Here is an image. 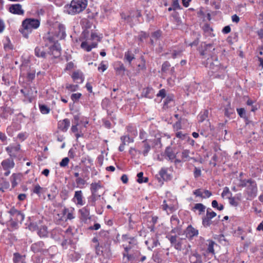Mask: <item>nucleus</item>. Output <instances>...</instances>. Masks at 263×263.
Returning a JSON list of instances; mask_svg holds the SVG:
<instances>
[{"label":"nucleus","instance_id":"f257e3e1","mask_svg":"<svg viewBox=\"0 0 263 263\" xmlns=\"http://www.w3.org/2000/svg\"><path fill=\"white\" fill-rule=\"evenodd\" d=\"M45 46L48 48V53L57 58L61 55V47L55 37L50 34H47L44 37Z\"/></svg>","mask_w":263,"mask_h":263},{"label":"nucleus","instance_id":"f03ea898","mask_svg":"<svg viewBox=\"0 0 263 263\" xmlns=\"http://www.w3.org/2000/svg\"><path fill=\"white\" fill-rule=\"evenodd\" d=\"M87 3V0H72L69 5L65 6V11L70 15L79 14L85 9Z\"/></svg>","mask_w":263,"mask_h":263},{"label":"nucleus","instance_id":"7ed1b4c3","mask_svg":"<svg viewBox=\"0 0 263 263\" xmlns=\"http://www.w3.org/2000/svg\"><path fill=\"white\" fill-rule=\"evenodd\" d=\"M213 62H211L209 68L211 72L214 74L215 78L223 79L226 73L227 66L221 65L216 57H212Z\"/></svg>","mask_w":263,"mask_h":263},{"label":"nucleus","instance_id":"20e7f679","mask_svg":"<svg viewBox=\"0 0 263 263\" xmlns=\"http://www.w3.org/2000/svg\"><path fill=\"white\" fill-rule=\"evenodd\" d=\"M40 25V22L37 19L35 18H26L23 21L22 26L23 28L20 30L23 36L26 38L28 37V35L30 33L33 29H37Z\"/></svg>","mask_w":263,"mask_h":263},{"label":"nucleus","instance_id":"39448f33","mask_svg":"<svg viewBox=\"0 0 263 263\" xmlns=\"http://www.w3.org/2000/svg\"><path fill=\"white\" fill-rule=\"evenodd\" d=\"M102 38V36L100 35L91 32L90 37L82 42L81 47L87 52L90 51L92 48L97 47L98 42L101 41Z\"/></svg>","mask_w":263,"mask_h":263},{"label":"nucleus","instance_id":"423d86ee","mask_svg":"<svg viewBox=\"0 0 263 263\" xmlns=\"http://www.w3.org/2000/svg\"><path fill=\"white\" fill-rule=\"evenodd\" d=\"M249 184L247 186L245 193L248 196V200H252L257 196V187L255 181L252 179L248 180Z\"/></svg>","mask_w":263,"mask_h":263},{"label":"nucleus","instance_id":"0eeeda50","mask_svg":"<svg viewBox=\"0 0 263 263\" xmlns=\"http://www.w3.org/2000/svg\"><path fill=\"white\" fill-rule=\"evenodd\" d=\"M177 201L175 199H164L161 205L162 209L166 211L167 214H170L177 210Z\"/></svg>","mask_w":263,"mask_h":263},{"label":"nucleus","instance_id":"6e6552de","mask_svg":"<svg viewBox=\"0 0 263 263\" xmlns=\"http://www.w3.org/2000/svg\"><path fill=\"white\" fill-rule=\"evenodd\" d=\"M172 172V167H162L159 172L158 179L159 182L162 181L171 180L173 177L171 172Z\"/></svg>","mask_w":263,"mask_h":263},{"label":"nucleus","instance_id":"1a4fd4ad","mask_svg":"<svg viewBox=\"0 0 263 263\" xmlns=\"http://www.w3.org/2000/svg\"><path fill=\"white\" fill-rule=\"evenodd\" d=\"M72 201L78 206H83L85 204L86 201L83 192L81 190L75 191Z\"/></svg>","mask_w":263,"mask_h":263},{"label":"nucleus","instance_id":"9d476101","mask_svg":"<svg viewBox=\"0 0 263 263\" xmlns=\"http://www.w3.org/2000/svg\"><path fill=\"white\" fill-rule=\"evenodd\" d=\"M62 218L66 221L68 220H71L75 218V210L73 208L70 207L67 208L64 207L62 211Z\"/></svg>","mask_w":263,"mask_h":263},{"label":"nucleus","instance_id":"9b49d317","mask_svg":"<svg viewBox=\"0 0 263 263\" xmlns=\"http://www.w3.org/2000/svg\"><path fill=\"white\" fill-rule=\"evenodd\" d=\"M1 165L3 169L5 171L4 175L8 176L10 174V170L14 167L15 163L12 158H8L3 161Z\"/></svg>","mask_w":263,"mask_h":263},{"label":"nucleus","instance_id":"f8f14e48","mask_svg":"<svg viewBox=\"0 0 263 263\" xmlns=\"http://www.w3.org/2000/svg\"><path fill=\"white\" fill-rule=\"evenodd\" d=\"M5 149L11 158H15L21 150V145L19 144H11Z\"/></svg>","mask_w":263,"mask_h":263},{"label":"nucleus","instance_id":"ddd939ff","mask_svg":"<svg viewBox=\"0 0 263 263\" xmlns=\"http://www.w3.org/2000/svg\"><path fill=\"white\" fill-rule=\"evenodd\" d=\"M78 212L80 215V219L83 221L86 222L90 219V210L88 205L79 209Z\"/></svg>","mask_w":263,"mask_h":263},{"label":"nucleus","instance_id":"4468645a","mask_svg":"<svg viewBox=\"0 0 263 263\" xmlns=\"http://www.w3.org/2000/svg\"><path fill=\"white\" fill-rule=\"evenodd\" d=\"M171 223L172 228V232L175 233L180 230L181 227L180 221L176 215H172L171 218Z\"/></svg>","mask_w":263,"mask_h":263},{"label":"nucleus","instance_id":"2eb2a0df","mask_svg":"<svg viewBox=\"0 0 263 263\" xmlns=\"http://www.w3.org/2000/svg\"><path fill=\"white\" fill-rule=\"evenodd\" d=\"M45 248V245L43 241H39L35 242L31 246L30 249L34 253L39 252H43L46 250Z\"/></svg>","mask_w":263,"mask_h":263},{"label":"nucleus","instance_id":"dca6fc26","mask_svg":"<svg viewBox=\"0 0 263 263\" xmlns=\"http://www.w3.org/2000/svg\"><path fill=\"white\" fill-rule=\"evenodd\" d=\"M150 142L151 141L148 139H145L142 141V151H138L139 154H142L144 156H146L151 150Z\"/></svg>","mask_w":263,"mask_h":263},{"label":"nucleus","instance_id":"f3484780","mask_svg":"<svg viewBox=\"0 0 263 263\" xmlns=\"http://www.w3.org/2000/svg\"><path fill=\"white\" fill-rule=\"evenodd\" d=\"M70 124L69 119L66 118L59 121L58 123V127L60 130L66 132L70 126Z\"/></svg>","mask_w":263,"mask_h":263},{"label":"nucleus","instance_id":"a211bd4d","mask_svg":"<svg viewBox=\"0 0 263 263\" xmlns=\"http://www.w3.org/2000/svg\"><path fill=\"white\" fill-rule=\"evenodd\" d=\"M9 10L11 13L17 15H22L24 13V10L22 8L21 5L19 4L11 5L9 7Z\"/></svg>","mask_w":263,"mask_h":263},{"label":"nucleus","instance_id":"6ab92c4d","mask_svg":"<svg viewBox=\"0 0 263 263\" xmlns=\"http://www.w3.org/2000/svg\"><path fill=\"white\" fill-rule=\"evenodd\" d=\"M186 237L192 239L193 237L198 235V231L193 228L191 225L189 226L185 231Z\"/></svg>","mask_w":263,"mask_h":263},{"label":"nucleus","instance_id":"aec40b11","mask_svg":"<svg viewBox=\"0 0 263 263\" xmlns=\"http://www.w3.org/2000/svg\"><path fill=\"white\" fill-rule=\"evenodd\" d=\"M22 175L20 173H13L10 177L12 187H15L21 181Z\"/></svg>","mask_w":263,"mask_h":263},{"label":"nucleus","instance_id":"412c9836","mask_svg":"<svg viewBox=\"0 0 263 263\" xmlns=\"http://www.w3.org/2000/svg\"><path fill=\"white\" fill-rule=\"evenodd\" d=\"M71 77L73 81L77 83H82L84 81L83 74L79 71L73 72Z\"/></svg>","mask_w":263,"mask_h":263},{"label":"nucleus","instance_id":"4be33fe9","mask_svg":"<svg viewBox=\"0 0 263 263\" xmlns=\"http://www.w3.org/2000/svg\"><path fill=\"white\" fill-rule=\"evenodd\" d=\"M34 53L38 58H45L47 53L45 51L44 47H36L34 49Z\"/></svg>","mask_w":263,"mask_h":263},{"label":"nucleus","instance_id":"5701e85b","mask_svg":"<svg viewBox=\"0 0 263 263\" xmlns=\"http://www.w3.org/2000/svg\"><path fill=\"white\" fill-rule=\"evenodd\" d=\"M165 155L169 160L173 161L176 158V154L171 147H167L165 151Z\"/></svg>","mask_w":263,"mask_h":263},{"label":"nucleus","instance_id":"b1692460","mask_svg":"<svg viewBox=\"0 0 263 263\" xmlns=\"http://www.w3.org/2000/svg\"><path fill=\"white\" fill-rule=\"evenodd\" d=\"M145 244L147 246L148 249L152 250L153 248L156 247L159 244V241L155 238H151L145 241Z\"/></svg>","mask_w":263,"mask_h":263},{"label":"nucleus","instance_id":"393cba45","mask_svg":"<svg viewBox=\"0 0 263 263\" xmlns=\"http://www.w3.org/2000/svg\"><path fill=\"white\" fill-rule=\"evenodd\" d=\"M14 263H25V256L22 255L18 253L13 254Z\"/></svg>","mask_w":263,"mask_h":263},{"label":"nucleus","instance_id":"a878e982","mask_svg":"<svg viewBox=\"0 0 263 263\" xmlns=\"http://www.w3.org/2000/svg\"><path fill=\"white\" fill-rule=\"evenodd\" d=\"M37 233L40 237H46L48 235L47 227L45 226L40 227Z\"/></svg>","mask_w":263,"mask_h":263},{"label":"nucleus","instance_id":"bb28decb","mask_svg":"<svg viewBox=\"0 0 263 263\" xmlns=\"http://www.w3.org/2000/svg\"><path fill=\"white\" fill-rule=\"evenodd\" d=\"M118 74L123 75L125 71V68L121 62H118L115 68Z\"/></svg>","mask_w":263,"mask_h":263},{"label":"nucleus","instance_id":"cd10ccee","mask_svg":"<svg viewBox=\"0 0 263 263\" xmlns=\"http://www.w3.org/2000/svg\"><path fill=\"white\" fill-rule=\"evenodd\" d=\"M83 177H80L79 178H77L76 180V183L78 185V187H80L81 189H83L86 183V181L84 179L85 177H87V176H83L82 175Z\"/></svg>","mask_w":263,"mask_h":263},{"label":"nucleus","instance_id":"c85d7f7f","mask_svg":"<svg viewBox=\"0 0 263 263\" xmlns=\"http://www.w3.org/2000/svg\"><path fill=\"white\" fill-rule=\"evenodd\" d=\"M45 191V189L42 187L39 184H35L32 190L33 193L36 194L39 197L41 196V193H43Z\"/></svg>","mask_w":263,"mask_h":263},{"label":"nucleus","instance_id":"c756f323","mask_svg":"<svg viewBox=\"0 0 263 263\" xmlns=\"http://www.w3.org/2000/svg\"><path fill=\"white\" fill-rule=\"evenodd\" d=\"M101 187L99 183H92L90 185V191L92 194H97V191Z\"/></svg>","mask_w":263,"mask_h":263},{"label":"nucleus","instance_id":"7c9ffc66","mask_svg":"<svg viewBox=\"0 0 263 263\" xmlns=\"http://www.w3.org/2000/svg\"><path fill=\"white\" fill-rule=\"evenodd\" d=\"M204 50L202 52H201V54L203 55H205L206 54H210V52L212 50H215V48L213 46V44H206L205 47H204Z\"/></svg>","mask_w":263,"mask_h":263},{"label":"nucleus","instance_id":"2f4dec72","mask_svg":"<svg viewBox=\"0 0 263 263\" xmlns=\"http://www.w3.org/2000/svg\"><path fill=\"white\" fill-rule=\"evenodd\" d=\"M208 241L209 242L207 248L208 252L212 254H214L215 251L214 249V246L215 244V242L212 240H208Z\"/></svg>","mask_w":263,"mask_h":263},{"label":"nucleus","instance_id":"473e14b6","mask_svg":"<svg viewBox=\"0 0 263 263\" xmlns=\"http://www.w3.org/2000/svg\"><path fill=\"white\" fill-rule=\"evenodd\" d=\"M203 29L205 33H206L208 35L210 36H214L213 32V29L210 27L209 24H205L203 27Z\"/></svg>","mask_w":263,"mask_h":263},{"label":"nucleus","instance_id":"72a5a7b5","mask_svg":"<svg viewBox=\"0 0 263 263\" xmlns=\"http://www.w3.org/2000/svg\"><path fill=\"white\" fill-rule=\"evenodd\" d=\"M10 186L9 182L3 180L0 182V191L3 192H5L6 190L8 189Z\"/></svg>","mask_w":263,"mask_h":263},{"label":"nucleus","instance_id":"f704fd0d","mask_svg":"<svg viewBox=\"0 0 263 263\" xmlns=\"http://www.w3.org/2000/svg\"><path fill=\"white\" fill-rule=\"evenodd\" d=\"M194 209L198 210L199 211V214H201L202 213L204 212L205 206L202 203H196L194 207Z\"/></svg>","mask_w":263,"mask_h":263},{"label":"nucleus","instance_id":"c9c22d12","mask_svg":"<svg viewBox=\"0 0 263 263\" xmlns=\"http://www.w3.org/2000/svg\"><path fill=\"white\" fill-rule=\"evenodd\" d=\"M135 59V56L130 51H128L125 53L124 59L126 60L129 64L133 59Z\"/></svg>","mask_w":263,"mask_h":263},{"label":"nucleus","instance_id":"e433bc0d","mask_svg":"<svg viewBox=\"0 0 263 263\" xmlns=\"http://www.w3.org/2000/svg\"><path fill=\"white\" fill-rule=\"evenodd\" d=\"M66 88L69 91L74 92L79 88V85L77 84H71L67 83L66 84Z\"/></svg>","mask_w":263,"mask_h":263},{"label":"nucleus","instance_id":"4c0bfd02","mask_svg":"<svg viewBox=\"0 0 263 263\" xmlns=\"http://www.w3.org/2000/svg\"><path fill=\"white\" fill-rule=\"evenodd\" d=\"M184 240H185V239H179L177 240L176 242L174 245V248L177 250L181 251L182 249V245Z\"/></svg>","mask_w":263,"mask_h":263},{"label":"nucleus","instance_id":"58836bf2","mask_svg":"<svg viewBox=\"0 0 263 263\" xmlns=\"http://www.w3.org/2000/svg\"><path fill=\"white\" fill-rule=\"evenodd\" d=\"M143 172H140L137 174V182L139 183H142L143 182H147L148 180L147 177L143 178Z\"/></svg>","mask_w":263,"mask_h":263},{"label":"nucleus","instance_id":"ea45409f","mask_svg":"<svg viewBox=\"0 0 263 263\" xmlns=\"http://www.w3.org/2000/svg\"><path fill=\"white\" fill-rule=\"evenodd\" d=\"M232 196V194L230 191L229 187H225L223 189L222 193H221V196L223 198H227L229 199V197H231Z\"/></svg>","mask_w":263,"mask_h":263},{"label":"nucleus","instance_id":"a19ab883","mask_svg":"<svg viewBox=\"0 0 263 263\" xmlns=\"http://www.w3.org/2000/svg\"><path fill=\"white\" fill-rule=\"evenodd\" d=\"M171 64L168 61L164 62L162 65L161 70L162 72L167 73L170 68Z\"/></svg>","mask_w":263,"mask_h":263},{"label":"nucleus","instance_id":"79ce46f5","mask_svg":"<svg viewBox=\"0 0 263 263\" xmlns=\"http://www.w3.org/2000/svg\"><path fill=\"white\" fill-rule=\"evenodd\" d=\"M190 151L187 149H184L182 152V159L184 161L189 160L190 159Z\"/></svg>","mask_w":263,"mask_h":263},{"label":"nucleus","instance_id":"37998d69","mask_svg":"<svg viewBox=\"0 0 263 263\" xmlns=\"http://www.w3.org/2000/svg\"><path fill=\"white\" fill-rule=\"evenodd\" d=\"M97 194H92L88 198V202L91 206H95L96 204Z\"/></svg>","mask_w":263,"mask_h":263},{"label":"nucleus","instance_id":"c03bdc74","mask_svg":"<svg viewBox=\"0 0 263 263\" xmlns=\"http://www.w3.org/2000/svg\"><path fill=\"white\" fill-rule=\"evenodd\" d=\"M40 111L43 114H48L50 112V108L45 105H39Z\"/></svg>","mask_w":263,"mask_h":263},{"label":"nucleus","instance_id":"a18cd8bd","mask_svg":"<svg viewBox=\"0 0 263 263\" xmlns=\"http://www.w3.org/2000/svg\"><path fill=\"white\" fill-rule=\"evenodd\" d=\"M39 227L36 222H30L28 226L29 229L31 231H37Z\"/></svg>","mask_w":263,"mask_h":263},{"label":"nucleus","instance_id":"49530a36","mask_svg":"<svg viewBox=\"0 0 263 263\" xmlns=\"http://www.w3.org/2000/svg\"><path fill=\"white\" fill-rule=\"evenodd\" d=\"M208 111L205 110L203 113H200L198 116V119L199 122H203L208 117Z\"/></svg>","mask_w":263,"mask_h":263},{"label":"nucleus","instance_id":"de8ad7c7","mask_svg":"<svg viewBox=\"0 0 263 263\" xmlns=\"http://www.w3.org/2000/svg\"><path fill=\"white\" fill-rule=\"evenodd\" d=\"M28 134L27 132H22L19 133L17 136V138L20 141H23L27 138Z\"/></svg>","mask_w":263,"mask_h":263},{"label":"nucleus","instance_id":"09e8293b","mask_svg":"<svg viewBox=\"0 0 263 263\" xmlns=\"http://www.w3.org/2000/svg\"><path fill=\"white\" fill-rule=\"evenodd\" d=\"M212 223L211 219L208 216H205L202 218V224L205 227H209Z\"/></svg>","mask_w":263,"mask_h":263},{"label":"nucleus","instance_id":"8fccbe9b","mask_svg":"<svg viewBox=\"0 0 263 263\" xmlns=\"http://www.w3.org/2000/svg\"><path fill=\"white\" fill-rule=\"evenodd\" d=\"M203 191L204 190L202 189L195 190V191H193V194L195 195L196 197H199L203 198Z\"/></svg>","mask_w":263,"mask_h":263},{"label":"nucleus","instance_id":"3c124183","mask_svg":"<svg viewBox=\"0 0 263 263\" xmlns=\"http://www.w3.org/2000/svg\"><path fill=\"white\" fill-rule=\"evenodd\" d=\"M59 29L60 30L59 35H60V37L61 39L64 38L66 36L64 26L63 25H59Z\"/></svg>","mask_w":263,"mask_h":263},{"label":"nucleus","instance_id":"603ef678","mask_svg":"<svg viewBox=\"0 0 263 263\" xmlns=\"http://www.w3.org/2000/svg\"><path fill=\"white\" fill-rule=\"evenodd\" d=\"M206 216L211 219L216 216V213L209 208L206 210Z\"/></svg>","mask_w":263,"mask_h":263},{"label":"nucleus","instance_id":"864d4df0","mask_svg":"<svg viewBox=\"0 0 263 263\" xmlns=\"http://www.w3.org/2000/svg\"><path fill=\"white\" fill-rule=\"evenodd\" d=\"M229 203L231 205L237 206L238 205V202L236 200V197H229Z\"/></svg>","mask_w":263,"mask_h":263},{"label":"nucleus","instance_id":"5fc2aeb1","mask_svg":"<svg viewBox=\"0 0 263 263\" xmlns=\"http://www.w3.org/2000/svg\"><path fill=\"white\" fill-rule=\"evenodd\" d=\"M16 217V220L20 222V223H22V222L24 220V215L21 213V211L18 212V214H17Z\"/></svg>","mask_w":263,"mask_h":263},{"label":"nucleus","instance_id":"6e6d98bb","mask_svg":"<svg viewBox=\"0 0 263 263\" xmlns=\"http://www.w3.org/2000/svg\"><path fill=\"white\" fill-rule=\"evenodd\" d=\"M82 94L81 93H72L71 96V99L73 102H76L81 97Z\"/></svg>","mask_w":263,"mask_h":263},{"label":"nucleus","instance_id":"4d7b16f0","mask_svg":"<svg viewBox=\"0 0 263 263\" xmlns=\"http://www.w3.org/2000/svg\"><path fill=\"white\" fill-rule=\"evenodd\" d=\"M237 112L239 116L241 118H246V111L244 108H240L237 109Z\"/></svg>","mask_w":263,"mask_h":263},{"label":"nucleus","instance_id":"13d9d810","mask_svg":"<svg viewBox=\"0 0 263 263\" xmlns=\"http://www.w3.org/2000/svg\"><path fill=\"white\" fill-rule=\"evenodd\" d=\"M69 161V160L68 157H65V158H63L60 163V166H61V167L66 166L68 165Z\"/></svg>","mask_w":263,"mask_h":263},{"label":"nucleus","instance_id":"bf43d9fd","mask_svg":"<svg viewBox=\"0 0 263 263\" xmlns=\"http://www.w3.org/2000/svg\"><path fill=\"white\" fill-rule=\"evenodd\" d=\"M167 238L170 240L171 245L174 246V245L175 244V243L177 241V236H167Z\"/></svg>","mask_w":263,"mask_h":263},{"label":"nucleus","instance_id":"052dcab7","mask_svg":"<svg viewBox=\"0 0 263 263\" xmlns=\"http://www.w3.org/2000/svg\"><path fill=\"white\" fill-rule=\"evenodd\" d=\"M201 171L200 168L195 167L194 171V176L195 178H198L201 176Z\"/></svg>","mask_w":263,"mask_h":263},{"label":"nucleus","instance_id":"680f3d73","mask_svg":"<svg viewBox=\"0 0 263 263\" xmlns=\"http://www.w3.org/2000/svg\"><path fill=\"white\" fill-rule=\"evenodd\" d=\"M172 7H173L174 10L180 9V6L179 4L178 0H174L173 1Z\"/></svg>","mask_w":263,"mask_h":263},{"label":"nucleus","instance_id":"e2e57ef3","mask_svg":"<svg viewBox=\"0 0 263 263\" xmlns=\"http://www.w3.org/2000/svg\"><path fill=\"white\" fill-rule=\"evenodd\" d=\"M181 50H174L172 53V57L173 59H175L177 57H179L181 54Z\"/></svg>","mask_w":263,"mask_h":263},{"label":"nucleus","instance_id":"0e129e2a","mask_svg":"<svg viewBox=\"0 0 263 263\" xmlns=\"http://www.w3.org/2000/svg\"><path fill=\"white\" fill-rule=\"evenodd\" d=\"M247 183H248V180H240L238 186L240 187H247L248 186Z\"/></svg>","mask_w":263,"mask_h":263},{"label":"nucleus","instance_id":"69168bd1","mask_svg":"<svg viewBox=\"0 0 263 263\" xmlns=\"http://www.w3.org/2000/svg\"><path fill=\"white\" fill-rule=\"evenodd\" d=\"M146 135H147L146 133L143 129H141L140 130L139 138H140V139L143 140H144L145 139H147Z\"/></svg>","mask_w":263,"mask_h":263},{"label":"nucleus","instance_id":"338daca9","mask_svg":"<svg viewBox=\"0 0 263 263\" xmlns=\"http://www.w3.org/2000/svg\"><path fill=\"white\" fill-rule=\"evenodd\" d=\"M7 137L5 133L0 132V142L5 143L6 142Z\"/></svg>","mask_w":263,"mask_h":263},{"label":"nucleus","instance_id":"774afa93","mask_svg":"<svg viewBox=\"0 0 263 263\" xmlns=\"http://www.w3.org/2000/svg\"><path fill=\"white\" fill-rule=\"evenodd\" d=\"M148 35L144 32H141L139 35V40L142 42L144 39L147 38Z\"/></svg>","mask_w":263,"mask_h":263}]
</instances>
